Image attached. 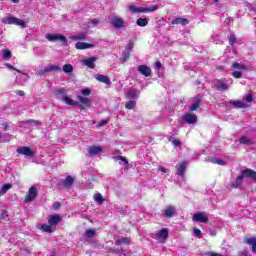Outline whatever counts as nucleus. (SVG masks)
<instances>
[{"mask_svg":"<svg viewBox=\"0 0 256 256\" xmlns=\"http://www.w3.org/2000/svg\"><path fill=\"white\" fill-rule=\"evenodd\" d=\"M19 97H25V92L23 90H19L17 93H16Z\"/></svg>","mask_w":256,"mask_h":256,"instance_id":"052dcab7","label":"nucleus"},{"mask_svg":"<svg viewBox=\"0 0 256 256\" xmlns=\"http://www.w3.org/2000/svg\"><path fill=\"white\" fill-rule=\"evenodd\" d=\"M25 123H27L28 125H37L39 121L30 119V120H26Z\"/></svg>","mask_w":256,"mask_h":256,"instance_id":"3c124183","label":"nucleus"},{"mask_svg":"<svg viewBox=\"0 0 256 256\" xmlns=\"http://www.w3.org/2000/svg\"><path fill=\"white\" fill-rule=\"evenodd\" d=\"M17 153L19 155H25L26 157H33V155H35V152L27 146L19 147Z\"/></svg>","mask_w":256,"mask_h":256,"instance_id":"1a4fd4ad","label":"nucleus"},{"mask_svg":"<svg viewBox=\"0 0 256 256\" xmlns=\"http://www.w3.org/2000/svg\"><path fill=\"white\" fill-rule=\"evenodd\" d=\"M193 235L198 239H201L203 237V233L198 228H194Z\"/></svg>","mask_w":256,"mask_h":256,"instance_id":"a19ab883","label":"nucleus"},{"mask_svg":"<svg viewBox=\"0 0 256 256\" xmlns=\"http://www.w3.org/2000/svg\"><path fill=\"white\" fill-rule=\"evenodd\" d=\"M81 95H84V97H89L91 95V89L85 88L80 91Z\"/></svg>","mask_w":256,"mask_h":256,"instance_id":"79ce46f5","label":"nucleus"},{"mask_svg":"<svg viewBox=\"0 0 256 256\" xmlns=\"http://www.w3.org/2000/svg\"><path fill=\"white\" fill-rule=\"evenodd\" d=\"M3 129H4V131H7V129H9V124L8 123H4L3 124Z\"/></svg>","mask_w":256,"mask_h":256,"instance_id":"e2e57ef3","label":"nucleus"},{"mask_svg":"<svg viewBox=\"0 0 256 256\" xmlns=\"http://www.w3.org/2000/svg\"><path fill=\"white\" fill-rule=\"evenodd\" d=\"M214 87L217 89V91H228L229 90V84H227L223 80L214 81Z\"/></svg>","mask_w":256,"mask_h":256,"instance_id":"9b49d317","label":"nucleus"},{"mask_svg":"<svg viewBox=\"0 0 256 256\" xmlns=\"http://www.w3.org/2000/svg\"><path fill=\"white\" fill-rule=\"evenodd\" d=\"M97 81H100V83H104V85H111V79H109L106 75L98 74Z\"/></svg>","mask_w":256,"mask_h":256,"instance_id":"4be33fe9","label":"nucleus"},{"mask_svg":"<svg viewBox=\"0 0 256 256\" xmlns=\"http://www.w3.org/2000/svg\"><path fill=\"white\" fill-rule=\"evenodd\" d=\"M75 183V178H73L72 176H67L63 181V187H72V185Z\"/></svg>","mask_w":256,"mask_h":256,"instance_id":"aec40b11","label":"nucleus"},{"mask_svg":"<svg viewBox=\"0 0 256 256\" xmlns=\"http://www.w3.org/2000/svg\"><path fill=\"white\" fill-rule=\"evenodd\" d=\"M246 101H247V103H251V102L253 101V95L248 94V95L246 96Z\"/></svg>","mask_w":256,"mask_h":256,"instance_id":"13d9d810","label":"nucleus"},{"mask_svg":"<svg viewBox=\"0 0 256 256\" xmlns=\"http://www.w3.org/2000/svg\"><path fill=\"white\" fill-rule=\"evenodd\" d=\"M172 25H189V20L185 18H175L172 20Z\"/></svg>","mask_w":256,"mask_h":256,"instance_id":"b1692460","label":"nucleus"},{"mask_svg":"<svg viewBox=\"0 0 256 256\" xmlns=\"http://www.w3.org/2000/svg\"><path fill=\"white\" fill-rule=\"evenodd\" d=\"M235 43H237V36H235V34H230L229 45H231V47H233L235 45Z\"/></svg>","mask_w":256,"mask_h":256,"instance_id":"58836bf2","label":"nucleus"},{"mask_svg":"<svg viewBox=\"0 0 256 256\" xmlns=\"http://www.w3.org/2000/svg\"><path fill=\"white\" fill-rule=\"evenodd\" d=\"M53 209H55V211L61 209V203L60 202H56L53 206Z\"/></svg>","mask_w":256,"mask_h":256,"instance_id":"4d7b16f0","label":"nucleus"},{"mask_svg":"<svg viewBox=\"0 0 256 256\" xmlns=\"http://www.w3.org/2000/svg\"><path fill=\"white\" fill-rule=\"evenodd\" d=\"M7 217H9V212H7V210L2 211V213L0 215V219H2V221H5V219H7Z\"/></svg>","mask_w":256,"mask_h":256,"instance_id":"de8ad7c7","label":"nucleus"},{"mask_svg":"<svg viewBox=\"0 0 256 256\" xmlns=\"http://www.w3.org/2000/svg\"><path fill=\"white\" fill-rule=\"evenodd\" d=\"M240 143L241 145H255V142H253V140L249 139L246 136H242L240 138Z\"/></svg>","mask_w":256,"mask_h":256,"instance_id":"bb28decb","label":"nucleus"},{"mask_svg":"<svg viewBox=\"0 0 256 256\" xmlns=\"http://www.w3.org/2000/svg\"><path fill=\"white\" fill-rule=\"evenodd\" d=\"M232 67H233L234 69H242V71H247V70L249 69L248 66L243 65V64H239V63H237V62L233 63V64H232Z\"/></svg>","mask_w":256,"mask_h":256,"instance_id":"c9c22d12","label":"nucleus"},{"mask_svg":"<svg viewBox=\"0 0 256 256\" xmlns=\"http://www.w3.org/2000/svg\"><path fill=\"white\" fill-rule=\"evenodd\" d=\"M128 9L131 13H153V11H157V9H159V6L153 5L151 7H137L135 5H129Z\"/></svg>","mask_w":256,"mask_h":256,"instance_id":"f03ea898","label":"nucleus"},{"mask_svg":"<svg viewBox=\"0 0 256 256\" xmlns=\"http://www.w3.org/2000/svg\"><path fill=\"white\" fill-rule=\"evenodd\" d=\"M201 101H203V97L201 95H197L194 98V103L190 106V111H197L199 107H201Z\"/></svg>","mask_w":256,"mask_h":256,"instance_id":"f3484780","label":"nucleus"},{"mask_svg":"<svg viewBox=\"0 0 256 256\" xmlns=\"http://www.w3.org/2000/svg\"><path fill=\"white\" fill-rule=\"evenodd\" d=\"M193 221L198 223H209V217L205 212H198L193 215Z\"/></svg>","mask_w":256,"mask_h":256,"instance_id":"0eeeda50","label":"nucleus"},{"mask_svg":"<svg viewBox=\"0 0 256 256\" xmlns=\"http://www.w3.org/2000/svg\"><path fill=\"white\" fill-rule=\"evenodd\" d=\"M51 71H61V67L52 64V65H49V66L45 67L44 69L40 70L38 72V74L45 75L47 73H51Z\"/></svg>","mask_w":256,"mask_h":256,"instance_id":"4468645a","label":"nucleus"},{"mask_svg":"<svg viewBox=\"0 0 256 256\" xmlns=\"http://www.w3.org/2000/svg\"><path fill=\"white\" fill-rule=\"evenodd\" d=\"M114 253H116L117 255H123V256L127 255V254L125 253V250H123V249H116V250L114 251Z\"/></svg>","mask_w":256,"mask_h":256,"instance_id":"603ef678","label":"nucleus"},{"mask_svg":"<svg viewBox=\"0 0 256 256\" xmlns=\"http://www.w3.org/2000/svg\"><path fill=\"white\" fill-rule=\"evenodd\" d=\"M56 95H63L65 93L64 90H56Z\"/></svg>","mask_w":256,"mask_h":256,"instance_id":"680f3d73","label":"nucleus"},{"mask_svg":"<svg viewBox=\"0 0 256 256\" xmlns=\"http://www.w3.org/2000/svg\"><path fill=\"white\" fill-rule=\"evenodd\" d=\"M135 105H137V103L135 101L131 100V101L126 102L125 107H126V109H135Z\"/></svg>","mask_w":256,"mask_h":256,"instance_id":"ea45409f","label":"nucleus"},{"mask_svg":"<svg viewBox=\"0 0 256 256\" xmlns=\"http://www.w3.org/2000/svg\"><path fill=\"white\" fill-rule=\"evenodd\" d=\"M105 201V198H103V195H101V193H97V203L98 205H103Z\"/></svg>","mask_w":256,"mask_h":256,"instance_id":"37998d69","label":"nucleus"},{"mask_svg":"<svg viewBox=\"0 0 256 256\" xmlns=\"http://www.w3.org/2000/svg\"><path fill=\"white\" fill-rule=\"evenodd\" d=\"M38 195L39 192L37 191V188L35 186H31L28 193L25 195L24 203H31L32 201H35Z\"/></svg>","mask_w":256,"mask_h":256,"instance_id":"20e7f679","label":"nucleus"},{"mask_svg":"<svg viewBox=\"0 0 256 256\" xmlns=\"http://www.w3.org/2000/svg\"><path fill=\"white\" fill-rule=\"evenodd\" d=\"M103 151V147L101 146H97V153L99 155V153H101Z\"/></svg>","mask_w":256,"mask_h":256,"instance_id":"69168bd1","label":"nucleus"},{"mask_svg":"<svg viewBox=\"0 0 256 256\" xmlns=\"http://www.w3.org/2000/svg\"><path fill=\"white\" fill-rule=\"evenodd\" d=\"M137 69L141 75H144V77H151L153 73V71H151V68L147 65H140Z\"/></svg>","mask_w":256,"mask_h":256,"instance_id":"f8f14e48","label":"nucleus"},{"mask_svg":"<svg viewBox=\"0 0 256 256\" xmlns=\"http://www.w3.org/2000/svg\"><path fill=\"white\" fill-rule=\"evenodd\" d=\"M238 256H249V251L242 250V251L238 252Z\"/></svg>","mask_w":256,"mask_h":256,"instance_id":"6e6d98bb","label":"nucleus"},{"mask_svg":"<svg viewBox=\"0 0 256 256\" xmlns=\"http://www.w3.org/2000/svg\"><path fill=\"white\" fill-rule=\"evenodd\" d=\"M177 173L179 177H185V171H187V164L185 162H181L180 164L176 165Z\"/></svg>","mask_w":256,"mask_h":256,"instance_id":"a211bd4d","label":"nucleus"},{"mask_svg":"<svg viewBox=\"0 0 256 256\" xmlns=\"http://www.w3.org/2000/svg\"><path fill=\"white\" fill-rule=\"evenodd\" d=\"M3 59H11V51L9 50L4 51Z\"/></svg>","mask_w":256,"mask_h":256,"instance_id":"09e8293b","label":"nucleus"},{"mask_svg":"<svg viewBox=\"0 0 256 256\" xmlns=\"http://www.w3.org/2000/svg\"><path fill=\"white\" fill-rule=\"evenodd\" d=\"M182 119L188 125H195V123H197V115L195 114L186 113L183 115Z\"/></svg>","mask_w":256,"mask_h":256,"instance_id":"6e6552de","label":"nucleus"},{"mask_svg":"<svg viewBox=\"0 0 256 256\" xmlns=\"http://www.w3.org/2000/svg\"><path fill=\"white\" fill-rule=\"evenodd\" d=\"M127 97L128 99H137V97H139V92L135 89H132L128 91Z\"/></svg>","mask_w":256,"mask_h":256,"instance_id":"c85d7f7f","label":"nucleus"},{"mask_svg":"<svg viewBox=\"0 0 256 256\" xmlns=\"http://www.w3.org/2000/svg\"><path fill=\"white\" fill-rule=\"evenodd\" d=\"M232 77H235V79H241L243 77V73H241V71H234L232 72Z\"/></svg>","mask_w":256,"mask_h":256,"instance_id":"c03bdc74","label":"nucleus"},{"mask_svg":"<svg viewBox=\"0 0 256 256\" xmlns=\"http://www.w3.org/2000/svg\"><path fill=\"white\" fill-rule=\"evenodd\" d=\"M77 99L82 105H89V103H91V99L87 97L77 96Z\"/></svg>","mask_w":256,"mask_h":256,"instance_id":"473e14b6","label":"nucleus"},{"mask_svg":"<svg viewBox=\"0 0 256 256\" xmlns=\"http://www.w3.org/2000/svg\"><path fill=\"white\" fill-rule=\"evenodd\" d=\"M172 145H174V147H179V145H181V141L179 139H174L172 140Z\"/></svg>","mask_w":256,"mask_h":256,"instance_id":"5fc2aeb1","label":"nucleus"},{"mask_svg":"<svg viewBox=\"0 0 256 256\" xmlns=\"http://www.w3.org/2000/svg\"><path fill=\"white\" fill-rule=\"evenodd\" d=\"M241 173L242 175L238 176L235 182L232 183V187H234L235 189H238V187H241L244 177L246 179H251L252 181H256V172L254 170L246 169V170H242Z\"/></svg>","mask_w":256,"mask_h":256,"instance_id":"f257e3e1","label":"nucleus"},{"mask_svg":"<svg viewBox=\"0 0 256 256\" xmlns=\"http://www.w3.org/2000/svg\"><path fill=\"white\" fill-rule=\"evenodd\" d=\"M121 243H124V245H129L131 240H129V238L123 237L115 241V245H121Z\"/></svg>","mask_w":256,"mask_h":256,"instance_id":"c756f323","label":"nucleus"},{"mask_svg":"<svg viewBox=\"0 0 256 256\" xmlns=\"http://www.w3.org/2000/svg\"><path fill=\"white\" fill-rule=\"evenodd\" d=\"M107 123H109V120L104 119L98 123V127H105V125H107Z\"/></svg>","mask_w":256,"mask_h":256,"instance_id":"8fccbe9b","label":"nucleus"},{"mask_svg":"<svg viewBox=\"0 0 256 256\" xmlns=\"http://www.w3.org/2000/svg\"><path fill=\"white\" fill-rule=\"evenodd\" d=\"M4 25H17L18 27L25 28V21L17 17H5L1 20Z\"/></svg>","mask_w":256,"mask_h":256,"instance_id":"7ed1b4c3","label":"nucleus"},{"mask_svg":"<svg viewBox=\"0 0 256 256\" xmlns=\"http://www.w3.org/2000/svg\"><path fill=\"white\" fill-rule=\"evenodd\" d=\"M48 223L51 227L57 225V223H61V216L59 214L48 216Z\"/></svg>","mask_w":256,"mask_h":256,"instance_id":"6ab92c4d","label":"nucleus"},{"mask_svg":"<svg viewBox=\"0 0 256 256\" xmlns=\"http://www.w3.org/2000/svg\"><path fill=\"white\" fill-rule=\"evenodd\" d=\"M148 24L149 21L147 20V18H139L136 21V25H138V27H147Z\"/></svg>","mask_w":256,"mask_h":256,"instance_id":"cd10ccee","label":"nucleus"},{"mask_svg":"<svg viewBox=\"0 0 256 256\" xmlns=\"http://www.w3.org/2000/svg\"><path fill=\"white\" fill-rule=\"evenodd\" d=\"M97 61V58L95 57H89L81 61L82 65H85L88 67V69H95V62Z\"/></svg>","mask_w":256,"mask_h":256,"instance_id":"2eb2a0df","label":"nucleus"},{"mask_svg":"<svg viewBox=\"0 0 256 256\" xmlns=\"http://www.w3.org/2000/svg\"><path fill=\"white\" fill-rule=\"evenodd\" d=\"M11 187H13L12 184H4L2 186V189L0 190V196L3 197V195H5V193H7L9 191V189H11Z\"/></svg>","mask_w":256,"mask_h":256,"instance_id":"7c9ffc66","label":"nucleus"},{"mask_svg":"<svg viewBox=\"0 0 256 256\" xmlns=\"http://www.w3.org/2000/svg\"><path fill=\"white\" fill-rule=\"evenodd\" d=\"M158 169H159V171H161V173H167V168H165L163 166H159Z\"/></svg>","mask_w":256,"mask_h":256,"instance_id":"bf43d9fd","label":"nucleus"},{"mask_svg":"<svg viewBox=\"0 0 256 256\" xmlns=\"http://www.w3.org/2000/svg\"><path fill=\"white\" fill-rule=\"evenodd\" d=\"M156 67H157V69H160V68L162 67L161 62L157 61V62H156Z\"/></svg>","mask_w":256,"mask_h":256,"instance_id":"338daca9","label":"nucleus"},{"mask_svg":"<svg viewBox=\"0 0 256 256\" xmlns=\"http://www.w3.org/2000/svg\"><path fill=\"white\" fill-rule=\"evenodd\" d=\"M76 49L83 50V49H91L93 44L85 43V42H77L75 44Z\"/></svg>","mask_w":256,"mask_h":256,"instance_id":"5701e85b","label":"nucleus"},{"mask_svg":"<svg viewBox=\"0 0 256 256\" xmlns=\"http://www.w3.org/2000/svg\"><path fill=\"white\" fill-rule=\"evenodd\" d=\"M41 230L44 233H53V228L51 227V224L47 225V224H42L41 225Z\"/></svg>","mask_w":256,"mask_h":256,"instance_id":"f704fd0d","label":"nucleus"},{"mask_svg":"<svg viewBox=\"0 0 256 256\" xmlns=\"http://www.w3.org/2000/svg\"><path fill=\"white\" fill-rule=\"evenodd\" d=\"M167 237H169V230H167V228L159 230L155 234V239H157V241H161L163 239H167Z\"/></svg>","mask_w":256,"mask_h":256,"instance_id":"dca6fc26","label":"nucleus"},{"mask_svg":"<svg viewBox=\"0 0 256 256\" xmlns=\"http://www.w3.org/2000/svg\"><path fill=\"white\" fill-rule=\"evenodd\" d=\"M62 101H64L66 105H71L72 107H79V109H83V105L79 104V102L73 100L67 95L62 96Z\"/></svg>","mask_w":256,"mask_h":256,"instance_id":"9d476101","label":"nucleus"},{"mask_svg":"<svg viewBox=\"0 0 256 256\" xmlns=\"http://www.w3.org/2000/svg\"><path fill=\"white\" fill-rule=\"evenodd\" d=\"M175 211H177V208H175V206H167L165 210H163L162 215H164V217L166 219H171V217H173V215H175Z\"/></svg>","mask_w":256,"mask_h":256,"instance_id":"ddd939ff","label":"nucleus"},{"mask_svg":"<svg viewBox=\"0 0 256 256\" xmlns=\"http://www.w3.org/2000/svg\"><path fill=\"white\" fill-rule=\"evenodd\" d=\"M6 67L8 68V69H11L12 71H14V66L13 65H11V64H6Z\"/></svg>","mask_w":256,"mask_h":256,"instance_id":"0e129e2a","label":"nucleus"},{"mask_svg":"<svg viewBox=\"0 0 256 256\" xmlns=\"http://www.w3.org/2000/svg\"><path fill=\"white\" fill-rule=\"evenodd\" d=\"M112 159H114V161H121L124 167H129V161L123 156H113Z\"/></svg>","mask_w":256,"mask_h":256,"instance_id":"a878e982","label":"nucleus"},{"mask_svg":"<svg viewBox=\"0 0 256 256\" xmlns=\"http://www.w3.org/2000/svg\"><path fill=\"white\" fill-rule=\"evenodd\" d=\"M95 233H97L95 229L86 230L85 237H87L88 239H91V237H95Z\"/></svg>","mask_w":256,"mask_h":256,"instance_id":"4c0bfd02","label":"nucleus"},{"mask_svg":"<svg viewBox=\"0 0 256 256\" xmlns=\"http://www.w3.org/2000/svg\"><path fill=\"white\" fill-rule=\"evenodd\" d=\"M244 243H246V245H251L253 253H256V237L247 238L244 240Z\"/></svg>","mask_w":256,"mask_h":256,"instance_id":"412c9836","label":"nucleus"},{"mask_svg":"<svg viewBox=\"0 0 256 256\" xmlns=\"http://www.w3.org/2000/svg\"><path fill=\"white\" fill-rule=\"evenodd\" d=\"M231 105H233V107H235V109H245V107H247V103L243 102V101H232Z\"/></svg>","mask_w":256,"mask_h":256,"instance_id":"393cba45","label":"nucleus"},{"mask_svg":"<svg viewBox=\"0 0 256 256\" xmlns=\"http://www.w3.org/2000/svg\"><path fill=\"white\" fill-rule=\"evenodd\" d=\"M46 39L48 41H61L64 45H67V37L63 36V34H47Z\"/></svg>","mask_w":256,"mask_h":256,"instance_id":"39448f33","label":"nucleus"},{"mask_svg":"<svg viewBox=\"0 0 256 256\" xmlns=\"http://www.w3.org/2000/svg\"><path fill=\"white\" fill-rule=\"evenodd\" d=\"M62 71L64 73H66L67 75H69V73H72L73 72V65L71 64H65L63 67H62Z\"/></svg>","mask_w":256,"mask_h":256,"instance_id":"2f4dec72","label":"nucleus"},{"mask_svg":"<svg viewBox=\"0 0 256 256\" xmlns=\"http://www.w3.org/2000/svg\"><path fill=\"white\" fill-rule=\"evenodd\" d=\"M85 39H87V34L72 36V41H85Z\"/></svg>","mask_w":256,"mask_h":256,"instance_id":"e433bc0d","label":"nucleus"},{"mask_svg":"<svg viewBox=\"0 0 256 256\" xmlns=\"http://www.w3.org/2000/svg\"><path fill=\"white\" fill-rule=\"evenodd\" d=\"M124 58L123 61H127L129 59V55H131L130 51L125 50V52L123 53Z\"/></svg>","mask_w":256,"mask_h":256,"instance_id":"864d4df0","label":"nucleus"},{"mask_svg":"<svg viewBox=\"0 0 256 256\" xmlns=\"http://www.w3.org/2000/svg\"><path fill=\"white\" fill-rule=\"evenodd\" d=\"M88 153L89 155H97V146L90 147Z\"/></svg>","mask_w":256,"mask_h":256,"instance_id":"49530a36","label":"nucleus"},{"mask_svg":"<svg viewBox=\"0 0 256 256\" xmlns=\"http://www.w3.org/2000/svg\"><path fill=\"white\" fill-rule=\"evenodd\" d=\"M134 46H135V44L133 43V41H129L125 50L129 51L131 53V51H133Z\"/></svg>","mask_w":256,"mask_h":256,"instance_id":"a18cd8bd","label":"nucleus"},{"mask_svg":"<svg viewBox=\"0 0 256 256\" xmlns=\"http://www.w3.org/2000/svg\"><path fill=\"white\" fill-rule=\"evenodd\" d=\"M93 199H94V201H97V193H95V194L93 195Z\"/></svg>","mask_w":256,"mask_h":256,"instance_id":"774afa93","label":"nucleus"},{"mask_svg":"<svg viewBox=\"0 0 256 256\" xmlns=\"http://www.w3.org/2000/svg\"><path fill=\"white\" fill-rule=\"evenodd\" d=\"M208 161H210V163H214L216 165H225V161H223L222 159H219V158H215V157L209 158Z\"/></svg>","mask_w":256,"mask_h":256,"instance_id":"72a5a7b5","label":"nucleus"},{"mask_svg":"<svg viewBox=\"0 0 256 256\" xmlns=\"http://www.w3.org/2000/svg\"><path fill=\"white\" fill-rule=\"evenodd\" d=\"M111 25L114 29H123V27H125V21H123V18L121 17L113 16L111 18Z\"/></svg>","mask_w":256,"mask_h":256,"instance_id":"423d86ee","label":"nucleus"}]
</instances>
